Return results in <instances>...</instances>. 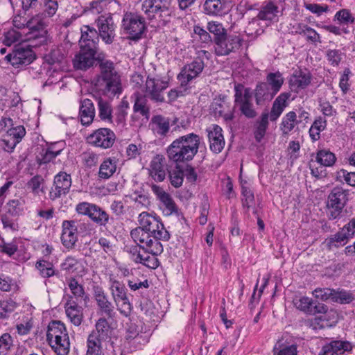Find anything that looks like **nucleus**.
Here are the masks:
<instances>
[{"label":"nucleus","instance_id":"32","mask_svg":"<svg viewBox=\"0 0 355 355\" xmlns=\"http://www.w3.org/2000/svg\"><path fill=\"white\" fill-rule=\"evenodd\" d=\"M97 107L98 111V117L101 121L108 123H113V110L111 103L99 97L97 99Z\"/></svg>","mask_w":355,"mask_h":355},{"label":"nucleus","instance_id":"39","mask_svg":"<svg viewBox=\"0 0 355 355\" xmlns=\"http://www.w3.org/2000/svg\"><path fill=\"white\" fill-rule=\"evenodd\" d=\"M62 148L56 149L55 144H52L46 149H43L40 153L38 162L41 165L53 161L57 156L60 155Z\"/></svg>","mask_w":355,"mask_h":355},{"label":"nucleus","instance_id":"52","mask_svg":"<svg viewBox=\"0 0 355 355\" xmlns=\"http://www.w3.org/2000/svg\"><path fill=\"white\" fill-rule=\"evenodd\" d=\"M17 306L15 302L11 299L0 302V319L8 318Z\"/></svg>","mask_w":355,"mask_h":355},{"label":"nucleus","instance_id":"12","mask_svg":"<svg viewBox=\"0 0 355 355\" xmlns=\"http://www.w3.org/2000/svg\"><path fill=\"white\" fill-rule=\"evenodd\" d=\"M35 58V54L30 46L18 44L5 56L4 60L12 67L19 68L30 64Z\"/></svg>","mask_w":355,"mask_h":355},{"label":"nucleus","instance_id":"42","mask_svg":"<svg viewBox=\"0 0 355 355\" xmlns=\"http://www.w3.org/2000/svg\"><path fill=\"white\" fill-rule=\"evenodd\" d=\"M25 201L21 198L10 200L8 202L7 211L13 216H19L24 212Z\"/></svg>","mask_w":355,"mask_h":355},{"label":"nucleus","instance_id":"1","mask_svg":"<svg viewBox=\"0 0 355 355\" xmlns=\"http://www.w3.org/2000/svg\"><path fill=\"white\" fill-rule=\"evenodd\" d=\"M139 226L130 232L133 241L140 245L142 250L149 253L146 254L143 265L155 269L159 266L157 256L162 254L164 248L161 241H168L171 235L164 227L161 219L148 212H141L138 217Z\"/></svg>","mask_w":355,"mask_h":355},{"label":"nucleus","instance_id":"59","mask_svg":"<svg viewBox=\"0 0 355 355\" xmlns=\"http://www.w3.org/2000/svg\"><path fill=\"white\" fill-rule=\"evenodd\" d=\"M21 35L14 29H10L3 34V43L8 46L20 40Z\"/></svg>","mask_w":355,"mask_h":355},{"label":"nucleus","instance_id":"14","mask_svg":"<svg viewBox=\"0 0 355 355\" xmlns=\"http://www.w3.org/2000/svg\"><path fill=\"white\" fill-rule=\"evenodd\" d=\"M114 132L106 128L94 130L87 137L88 144L98 148L107 149L112 147L115 141Z\"/></svg>","mask_w":355,"mask_h":355},{"label":"nucleus","instance_id":"18","mask_svg":"<svg viewBox=\"0 0 355 355\" xmlns=\"http://www.w3.org/2000/svg\"><path fill=\"white\" fill-rule=\"evenodd\" d=\"M141 326L131 323L126 330L125 338L135 349L148 343L149 334L142 331Z\"/></svg>","mask_w":355,"mask_h":355},{"label":"nucleus","instance_id":"17","mask_svg":"<svg viewBox=\"0 0 355 355\" xmlns=\"http://www.w3.org/2000/svg\"><path fill=\"white\" fill-rule=\"evenodd\" d=\"M61 242L67 250L75 248L78 241V228L74 220H64L62 223Z\"/></svg>","mask_w":355,"mask_h":355},{"label":"nucleus","instance_id":"6","mask_svg":"<svg viewBox=\"0 0 355 355\" xmlns=\"http://www.w3.org/2000/svg\"><path fill=\"white\" fill-rule=\"evenodd\" d=\"M141 10L149 19H159L162 25L166 26L171 20L174 8L171 0H144Z\"/></svg>","mask_w":355,"mask_h":355},{"label":"nucleus","instance_id":"13","mask_svg":"<svg viewBox=\"0 0 355 355\" xmlns=\"http://www.w3.org/2000/svg\"><path fill=\"white\" fill-rule=\"evenodd\" d=\"M214 44L215 53L217 55H227L240 49L243 39L236 34L226 33Z\"/></svg>","mask_w":355,"mask_h":355},{"label":"nucleus","instance_id":"31","mask_svg":"<svg viewBox=\"0 0 355 355\" xmlns=\"http://www.w3.org/2000/svg\"><path fill=\"white\" fill-rule=\"evenodd\" d=\"M278 13L279 8L273 1H266L261 6L257 18L259 20L272 21L277 17Z\"/></svg>","mask_w":355,"mask_h":355},{"label":"nucleus","instance_id":"51","mask_svg":"<svg viewBox=\"0 0 355 355\" xmlns=\"http://www.w3.org/2000/svg\"><path fill=\"white\" fill-rule=\"evenodd\" d=\"M329 347L332 349L334 354H342L345 352L352 350V346L350 343L347 341H343L340 340H334L328 343Z\"/></svg>","mask_w":355,"mask_h":355},{"label":"nucleus","instance_id":"28","mask_svg":"<svg viewBox=\"0 0 355 355\" xmlns=\"http://www.w3.org/2000/svg\"><path fill=\"white\" fill-rule=\"evenodd\" d=\"M95 107L93 102L89 98H85L80 102L79 117L83 125H90L95 117Z\"/></svg>","mask_w":355,"mask_h":355},{"label":"nucleus","instance_id":"35","mask_svg":"<svg viewBox=\"0 0 355 355\" xmlns=\"http://www.w3.org/2000/svg\"><path fill=\"white\" fill-rule=\"evenodd\" d=\"M266 81L273 94H277L282 88L284 80L282 73L277 71L269 73L266 76Z\"/></svg>","mask_w":355,"mask_h":355},{"label":"nucleus","instance_id":"4","mask_svg":"<svg viewBox=\"0 0 355 355\" xmlns=\"http://www.w3.org/2000/svg\"><path fill=\"white\" fill-rule=\"evenodd\" d=\"M290 92L281 93L274 101L270 112L264 111L256 121L254 136L257 142H260L264 137L269 125L271 122H276L283 113L284 109L288 105Z\"/></svg>","mask_w":355,"mask_h":355},{"label":"nucleus","instance_id":"26","mask_svg":"<svg viewBox=\"0 0 355 355\" xmlns=\"http://www.w3.org/2000/svg\"><path fill=\"white\" fill-rule=\"evenodd\" d=\"M207 132L210 150L214 153H220L225 144L222 128L218 125H213Z\"/></svg>","mask_w":355,"mask_h":355},{"label":"nucleus","instance_id":"43","mask_svg":"<svg viewBox=\"0 0 355 355\" xmlns=\"http://www.w3.org/2000/svg\"><path fill=\"white\" fill-rule=\"evenodd\" d=\"M101 338L95 332L89 335L87 338V351L86 355H100L101 354Z\"/></svg>","mask_w":355,"mask_h":355},{"label":"nucleus","instance_id":"2","mask_svg":"<svg viewBox=\"0 0 355 355\" xmlns=\"http://www.w3.org/2000/svg\"><path fill=\"white\" fill-rule=\"evenodd\" d=\"M97 50L80 47V51L73 59V65L76 70L86 71L97 62L100 73L97 85L108 96L120 94L122 92L121 77L112 61L105 59L102 53L96 56Z\"/></svg>","mask_w":355,"mask_h":355},{"label":"nucleus","instance_id":"8","mask_svg":"<svg viewBox=\"0 0 355 355\" xmlns=\"http://www.w3.org/2000/svg\"><path fill=\"white\" fill-rule=\"evenodd\" d=\"M349 192L340 187H334L327 197V208L330 220L339 218L349 200Z\"/></svg>","mask_w":355,"mask_h":355},{"label":"nucleus","instance_id":"62","mask_svg":"<svg viewBox=\"0 0 355 355\" xmlns=\"http://www.w3.org/2000/svg\"><path fill=\"white\" fill-rule=\"evenodd\" d=\"M193 33L196 35V39L198 38L202 43L209 44L212 41L209 33L198 25L193 26Z\"/></svg>","mask_w":355,"mask_h":355},{"label":"nucleus","instance_id":"49","mask_svg":"<svg viewBox=\"0 0 355 355\" xmlns=\"http://www.w3.org/2000/svg\"><path fill=\"white\" fill-rule=\"evenodd\" d=\"M207 28L209 31V33H212L214 35V43L227 33V31L223 27V24L218 21H211L208 22Z\"/></svg>","mask_w":355,"mask_h":355},{"label":"nucleus","instance_id":"48","mask_svg":"<svg viewBox=\"0 0 355 355\" xmlns=\"http://www.w3.org/2000/svg\"><path fill=\"white\" fill-rule=\"evenodd\" d=\"M68 286L73 296L77 300L80 298H85V300L87 298L83 286L79 284L76 278L71 277L69 279Z\"/></svg>","mask_w":355,"mask_h":355},{"label":"nucleus","instance_id":"55","mask_svg":"<svg viewBox=\"0 0 355 355\" xmlns=\"http://www.w3.org/2000/svg\"><path fill=\"white\" fill-rule=\"evenodd\" d=\"M8 137L15 139L16 143L19 144L26 135V130L23 125H17L15 127L10 128L6 133Z\"/></svg>","mask_w":355,"mask_h":355},{"label":"nucleus","instance_id":"16","mask_svg":"<svg viewBox=\"0 0 355 355\" xmlns=\"http://www.w3.org/2000/svg\"><path fill=\"white\" fill-rule=\"evenodd\" d=\"M71 186V178L70 175L65 172H60L54 178L53 185L49 192V197L51 200L57 199L62 195H65L69 191Z\"/></svg>","mask_w":355,"mask_h":355},{"label":"nucleus","instance_id":"10","mask_svg":"<svg viewBox=\"0 0 355 355\" xmlns=\"http://www.w3.org/2000/svg\"><path fill=\"white\" fill-rule=\"evenodd\" d=\"M110 290L111 295L120 313L125 317L128 316L132 311V304L127 295V288L125 285L116 279H110Z\"/></svg>","mask_w":355,"mask_h":355},{"label":"nucleus","instance_id":"60","mask_svg":"<svg viewBox=\"0 0 355 355\" xmlns=\"http://www.w3.org/2000/svg\"><path fill=\"white\" fill-rule=\"evenodd\" d=\"M96 204L82 202L76 205V211L78 214L87 216L89 219Z\"/></svg>","mask_w":355,"mask_h":355},{"label":"nucleus","instance_id":"61","mask_svg":"<svg viewBox=\"0 0 355 355\" xmlns=\"http://www.w3.org/2000/svg\"><path fill=\"white\" fill-rule=\"evenodd\" d=\"M242 196L243 197L242 199L243 206L248 211L254 204V194L251 190L247 187H242Z\"/></svg>","mask_w":355,"mask_h":355},{"label":"nucleus","instance_id":"45","mask_svg":"<svg viewBox=\"0 0 355 355\" xmlns=\"http://www.w3.org/2000/svg\"><path fill=\"white\" fill-rule=\"evenodd\" d=\"M128 109L129 103L123 99L117 106L114 113L115 122L117 125H125Z\"/></svg>","mask_w":355,"mask_h":355},{"label":"nucleus","instance_id":"11","mask_svg":"<svg viewBox=\"0 0 355 355\" xmlns=\"http://www.w3.org/2000/svg\"><path fill=\"white\" fill-rule=\"evenodd\" d=\"M207 53L205 50L198 51L197 57L191 62L187 64L182 68L180 73L178 75V79L180 82L181 86H187L200 75L205 67L202 56L205 55Z\"/></svg>","mask_w":355,"mask_h":355},{"label":"nucleus","instance_id":"40","mask_svg":"<svg viewBox=\"0 0 355 355\" xmlns=\"http://www.w3.org/2000/svg\"><path fill=\"white\" fill-rule=\"evenodd\" d=\"M133 111L135 113L141 114L146 120L149 119L150 109L147 105V100L145 96L140 94L136 96L133 105Z\"/></svg>","mask_w":355,"mask_h":355},{"label":"nucleus","instance_id":"5","mask_svg":"<svg viewBox=\"0 0 355 355\" xmlns=\"http://www.w3.org/2000/svg\"><path fill=\"white\" fill-rule=\"evenodd\" d=\"M46 339L57 355H67L69 352V338L64 324L60 321H52L48 326Z\"/></svg>","mask_w":355,"mask_h":355},{"label":"nucleus","instance_id":"58","mask_svg":"<svg viewBox=\"0 0 355 355\" xmlns=\"http://www.w3.org/2000/svg\"><path fill=\"white\" fill-rule=\"evenodd\" d=\"M43 13L49 17L55 15L59 6L57 0H43Z\"/></svg>","mask_w":355,"mask_h":355},{"label":"nucleus","instance_id":"47","mask_svg":"<svg viewBox=\"0 0 355 355\" xmlns=\"http://www.w3.org/2000/svg\"><path fill=\"white\" fill-rule=\"evenodd\" d=\"M36 268L40 275L44 278H48L55 275V270L52 263L46 260H39L35 263Z\"/></svg>","mask_w":355,"mask_h":355},{"label":"nucleus","instance_id":"22","mask_svg":"<svg viewBox=\"0 0 355 355\" xmlns=\"http://www.w3.org/2000/svg\"><path fill=\"white\" fill-rule=\"evenodd\" d=\"M312 75L306 69L295 71L289 80L290 87L292 91L298 92L306 88L311 82Z\"/></svg>","mask_w":355,"mask_h":355},{"label":"nucleus","instance_id":"57","mask_svg":"<svg viewBox=\"0 0 355 355\" xmlns=\"http://www.w3.org/2000/svg\"><path fill=\"white\" fill-rule=\"evenodd\" d=\"M13 345V340L8 333L0 336V355H7L8 352Z\"/></svg>","mask_w":355,"mask_h":355},{"label":"nucleus","instance_id":"34","mask_svg":"<svg viewBox=\"0 0 355 355\" xmlns=\"http://www.w3.org/2000/svg\"><path fill=\"white\" fill-rule=\"evenodd\" d=\"M299 123L300 121L297 120L296 113L293 111L288 112L283 116L280 123V130L282 134L288 135L294 129L295 125Z\"/></svg>","mask_w":355,"mask_h":355},{"label":"nucleus","instance_id":"7","mask_svg":"<svg viewBox=\"0 0 355 355\" xmlns=\"http://www.w3.org/2000/svg\"><path fill=\"white\" fill-rule=\"evenodd\" d=\"M234 109L238 108L241 114L248 119H254L257 112L252 102V93L250 88H245L242 84L234 85Z\"/></svg>","mask_w":355,"mask_h":355},{"label":"nucleus","instance_id":"19","mask_svg":"<svg viewBox=\"0 0 355 355\" xmlns=\"http://www.w3.org/2000/svg\"><path fill=\"white\" fill-rule=\"evenodd\" d=\"M94 297L98 312L108 318H113L115 315L114 306L101 287L95 286L94 288Z\"/></svg>","mask_w":355,"mask_h":355},{"label":"nucleus","instance_id":"15","mask_svg":"<svg viewBox=\"0 0 355 355\" xmlns=\"http://www.w3.org/2000/svg\"><path fill=\"white\" fill-rule=\"evenodd\" d=\"M168 87V83L159 78L149 76L146 80V96L156 102L164 101L163 92Z\"/></svg>","mask_w":355,"mask_h":355},{"label":"nucleus","instance_id":"20","mask_svg":"<svg viewBox=\"0 0 355 355\" xmlns=\"http://www.w3.org/2000/svg\"><path fill=\"white\" fill-rule=\"evenodd\" d=\"M166 162L163 155L157 154L150 162L149 176L157 182H163L166 176Z\"/></svg>","mask_w":355,"mask_h":355},{"label":"nucleus","instance_id":"24","mask_svg":"<svg viewBox=\"0 0 355 355\" xmlns=\"http://www.w3.org/2000/svg\"><path fill=\"white\" fill-rule=\"evenodd\" d=\"M355 234V229L350 225L349 222L336 234L328 239V245L329 248H338L340 245H344L349 239Z\"/></svg>","mask_w":355,"mask_h":355},{"label":"nucleus","instance_id":"30","mask_svg":"<svg viewBox=\"0 0 355 355\" xmlns=\"http://www.w3.org/2000/svg\"><path fill=\"white\" fill-rule=\"evenodd\" d=\"M254 98L257 105H263L266 102L271 101L276 95L270 89L266 83H259L254 89Z\"/></svg>","mask_w":355,"mask_h":355},{"label":"nucleus","instance_id":"53","mask_svg":"<svg viewBox=\"0 0 355 355\" xmlns=\"http://www.w3.org/2000/svg\"><path fill=\"white\" fill-rule=\"evenodd\" d=\"M66 53L63 48H56L51 51L46 56L47 62L51 64L61 63L65 58Z\"/></svg>","mask_w":355,"mask_h":355},{"label":"nucleus","instance_id":"23","mask_svg":"<svg viewBox=\"0 0 355 355\" xmlns=\"http://www.w3.org/2000/svg\"><path fill=\"white\" fill-rule=\"evenodd\" d=\"M98 31L93 27L85 25L81 28L80 47L98 50L99 42Z\"/></svg>","mask_w":355,"mask_h":355},{"label":"nucleus","instance_id":"64","mask_svg":"<svg viewBox=\"0 0 355 355\" xmlns=\"http://www.w3.org/2000/svg\"><path fill=\"white\" fill-rule=\"evenodd\" d=\"M82 159L86 166L92 168L97 164L98 156L94 152L87 151L83 153Z\"/></svg>","mask_w":355,"mask_h":355},{"label":"nucleus","instance_id":"41","mask_svg":"<svg viewBox=\"0 0 355 355\" xmlns=\"http://www.w3.org/2000/svg\"><path fill=\"white\" fill-rule=\"evenodd\" d=\"M326 127L327 121L321 116H319L313 121L309 131L312 141H316L320 139V132L323 131Z\"/></svg>","mask_w":355,"mask_h":355},{"label":"nucleus","instance_id":"27","mask_svg":"<svg viewBox=\"0 0 355 355\" xmlns=\"http://www.w3.org/2000/svg\"><path fill=\"white\" fill-rule=\"evenodd\" d=\"M64 308L66 315L71 322L75 326H79L83 319V308L72 299V296L69 297V300L66 302Z\"/></svg>","mask_w":355,"mask_h":355},{"label":"nucleus","instance_id":"29","mask_svg":"<svg viewBox=\"0 0 355 355\" xmlns=\"http://www.w3.org/2000/svg\"><path fill=\"white\" fill-rule=\"evenodd\" d=\"M150 126L155 135L165 137L170 130V120L162 115H155L151 119Z\"/></svg>","mask_w":355,"mask_h":355},{"label":"nucleus","instance_id":"9","mask_svg":"<svg viewBox=\"0 0 355 355\" xmlns=\"http://www.w3.org/2000/svg\"><path fill=\"white\" fill-rule=\"evenodd\" d=\"M121 27L128 37L137 40L146 30L145 18L137 12H126L123 17Z\"/></svg>","mask_w":355,"mask_h":355},{"label":"nucleus","instance_id":"3","mask_svg":"<svg viewBox=\"0 0 355 355\" xmlns=\"http://www.w3.org/2000/svg\"><path fill=\"white\" fill-rule=\"evenodd\" d=\"M200 144V137L195 133L180 136L173 140L166 148L168 162L175 164H187L197 155Z\"/></svg>","mask_w":355,"mask_h":355},{"label":"nucleus","instance_id":"38","mask_svg":"<svg viewBox=\"0 0 355 355\" xmlns=\"http://www.w3.org/2000/svg\"><path fill=\"white\" fill-rule=\"evenodd\" d=\"M90 220L99 226L105 227L109 222L110 216L103 208L96 205Z\"/></svg>","mask_w":355,"mask_h":355},{"label":"nucleus","instance_id":"54","mask_svg":"<svg viewBox=\"0 0 355 355\" xmlns=\"http://www.w3.org/2000/svg\"><path fill=\"white\" fill-rule=\"evenodd\" d=\"M334 20H337L340 25H345L353 24L355 19L349 10L341 9L336 13Z\"/></svg>","mask_w":355,"mask_h":355},{"label":"nucleus","instance_id":"36","mask_svg":"<svg viewBox=\"0 0 355 355\" xmlns=\"http://www.w3.org/2000/svg\"><path fill=\"white\" fill-rule=\"evenodd\" d=\"M171 184L175 188H179L184 181V171L180 164H175V167L171 170H167Z\"/></svg>","mask_w":355,"mask_h":355},{"label":"nucleus","instance_id":"37","mask_svg":"<svg viewBox=\"0 0 355 355\" xmlns=\"http://www.w3.org/2000/svg\"><path fill=\"white\" fill-rule=\"evenodd\" d=\"M315 159L320 165L329 167L335 164L336 157L330 150L322 149L317 152Z\"/></svg>","mask_w":355,"mask_h":355},{"label":"nucleus","instance_id":"25","mask_svg":"<svg viewBox=\"0 0 355 355\" xmlns=\"http://www.w3.org/2000/svg\"><path fill=\"white\" fill-rule=\"evenodd\" d=\"M229 3L227 0H205L202 5L203 13L209 16H222L227 12Z\"/></svg>","mask_w":355,"mask_h":355},{"label":"nucleus","instance_id":"63","mask_svg":"<svg viewBox=\"0 0 355 355\" xmlns=\"http://www.w3.org/2000/svg\"><path fill=\"white\" fill-rule=\"evenodd\" d=\"M17 143L15 141V139H11L10 137H8L6 134L2 136L0 140V147L8 153H11L14 150Z\"/></svg>","mask_w":355,"mask_h":355},{"label":"nucleus","instance_id":"46","mask_svg":"<svg viewBox=\"0 0 355 355\" xmlns=\"http://www.w3.org/2000/svg\"><path fill=\"white\" fill-rule=\"evenodd\" d=\"M96 335L101 339L107 338L111 334V327L105 318H99L96 322Z\"/></svg>","mask_w":355,"mask_h":355},{"label":"nucleus","instance_id":"56","mask_svg":"<svg viewBox=\"0 0 355 355\" xmlns=\"http://www.w3.org/2000/svg\"><path fill=\"white\" fill-rule=\"evenodd\" d=\"M352 295L345 291H336L334 289L332 301L340 304H349L353 300Z\"/></svg>","mask_w":355,"mask_h":355},{"label":"nucleus","instance_id":"50","mask_svg":"<svg viewBox=\"0 0 355 355\" xmlns=\"http://www.w3.org/2000/svg\"><path fill=\"white\" fill-rule=\"evenodd\" d=\"M44 180L41 175H35L28 182L27 187L35 195L44 193Z\"/></svg>","mask_w":355,"mask_h":355},{"label":"nucleus","instance_id":"21","mask_svg":"<svg viewBox=\"0 0 355 355\" xmlns=\"http://www.w3.org/2000/svg\"><path fill=\"white\" fill-rule=\"evenodd\" d=\"M98 35L106 44H112L115 37V26L112 18L101 16L96 20Z\"/></svg>","mask_w":355,"mask_h":355},{"label":"nucleus","instance_id":"44","mask_svg":"<svg viewBox=\"0 0 355 355\" xmlns=\"http://www.w3.org/2000/svg\"><path fill=\"white\" fill-rule=\"evenodd\" d=\"M159 201L162 204L161 207L166 216H171L173 214L178 213V207L169 193H167L166 196H163L162 198L159 200Z\"/></svg>","mask_w":355,"mask_h":355},{"label":"nucleus","instance_id":"33","mask_svg":"<svg viewBox=\"0 0 355 355\" xmlns=\"http://www.w3.org/2000/svg\"><path fill=\"white\" fill-rule=\"evenodd\" d=\"M116 159L114 157H107L104 159L99 167L98 177L107 180L111 178L116 171Z\"/></svg>","mask_w":355,"mask_h":355}]
</instances>
